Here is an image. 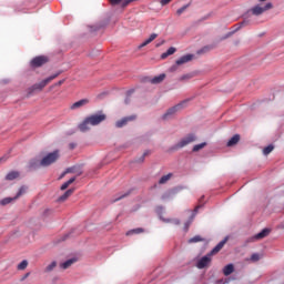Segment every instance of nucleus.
<instances>
[{
    "mask_svg": "<svg viewBox=\"0 0 284 284\" xmlns=\"http://www.w3.org/2000/svg\"><path fill=\"white\" fill-rule=\"evenodd\" d=\"M165 44V40H162L161 42L155 44V48H161V45Z\"/></svg>",
    "mask_w": 284,
    "mask_h": 284,
    "instance_id": "48",
    "label": "nucleus"
},
{
    "mask_svg": "<svg viewBox=\"0 0 284 284\" xmlns=\"http://www.w3.org/2000/svg\"><path fill=\"white\" fill-rule=\"evenodd\" d=\"M77 181V178H71L69 181H67V183H69V185H72V183H74Z\"/></svg>",
    "mask_w": 284,
    "mask_h": 284,
    "instance_id": "47",
    "label": "nucleus"
},
{
    "mask_svg": "<svg viewBox=\"0 0 284 284\" xmlns=\"http://www.w3.org/2000/svg\"><path fill=\"white\" fill-rule=\"evenodd\" d=\"M132 94H134V90H130V91L126 92V99L124 100V103H125L126 105H129V103H130V97H132Z\"/></svg>",
    "mask_w": 284,
    "mask_h": 284,
    "instance_id": "35",
    "label": "nucleus"
},
{
    "mask_svg": "<svg viewBox=\"0 0 284 284\" xmlns=\"http://www.w3.org/2000/svg\"><path fill=\"white\" fill-rule=\"evenodd\" d=\"M129 195H130V192H126V193L122 194L120 197H116V199L114 200V202L121 201V199H125V196H129Z\"/></svg>",
    "mask_w": 284,
    "mask_h": 284,
    "instance_id": "40",
    "label": "nucleus"
},
{
    "mask_svg": "<svg viewBox=\"0 0 284 284\" xmlns=\"http://www.w3.org/2000/svg\"><path fill=\"white\" fill-rule=\"evenodd\" d=\"M274 151V145L270 144L268 146L263 149V155L267 156V154H271V152Z\"/></svg>",
    "mask_w": 284,
    "mask_h": 284,
    "instance_id": "28",
    "label": "nucleus"
},
{
    "mask_svg": "<svg viewBox=\"0 0 284 284\" xmlns=\"http://www.w3.org/2000/svg\"><path fill=\"white\" fill-rule=\"evenodd\" d=\"M187 103V101H184L180 104H176L175 106L170 108L162 116V119H164V121H168V119H172V116H174V114H176V112H179L180 110H183V105H185Z\"/></svg>",
    "mask_w": 284,
    "mask_h": 284,
    "instance_id": "8",
    "label": "nucleus"
},
{
    "mask_svg": "<svg viewBox=\"0 0 284 284\" xmlns=\"http://www.w3.org/2000/svg\"><path fill=\"white\" fill-rule=\"evenodd\" d=\"M54 267H57V261L51 262L47 267L44 268V274H50V272H54Z\"/></svg>",
    "mask_w": 284,
    "mask_h": 284,
    "instance_id": "24",
    "label": "nucleus"
},
{
    "mask_svg": "<svg viewBox=\"0 0 284 284\" xmlns=\"http://www.w3.org/2000/svg\"><path fill=\"white\" fill-rule=\"evenodd\" d=\"M72 172V169H67V171L62 174V176H65V174H70Z\"/></svg>",
    "mask_w": 284,
    "mask_h": 284,
    "instance_id": "50",
    "label": "nucleus"
},
{
    "mask_svg": "<svg viewBox=\"0 0 284 284\" xmlns=\"http://www.w3.org/2000/svg\"><path fill=\"white\" fill-rule=\"evenodd\" d=\"M77 181V178H71L69 181H67V183H69V185H72V183H74Z\"/></svg>",
    "mask_w": 284,
    "mask_h": 284,
    "instance_id": "46",
    "label": "nucleus"
},
{
    "mask_svg": "<svg viewBox=\"0 0 284 284\" xmlns=\"http://www.w3.org/2000/svg\"><path fill=\"white\" fill-rule=\"evenodd\" d=\"M12 201H17V200H14V197H4L0 201V205H8L12 203Z\"/></svg>",
    "mask_w": 284,
    "mask_h": 284,
    "instance_id": "31",
    "label": "nucleus"
},
{
    "mask_svg": "<svg viewBox=\"0 0 284 284\" xmlns=\"http://www.w3.org/2000/svg\"><path fill=\"white\" fill-rule=\"evenodd\" d=\"M51 212H52L51 210L47 209V210H44L43 214L45 216V214H50Z\"/></svg>",
    "mask_w": 284,
    "mask_h": 284,
    "instance_id": "51",
    "label": "nucleus"
},
{
    "mask_svg": "<svg viewBox=\"0 0 284 284\" xmlns=\"http://www.w3.org/2000/svg\"><path fill=\"white\" fill-rule=\"evenodd\" d=\"M28 276H30V273H27V274L23 276L22 281H26V278H28Z\"/></svg>",
    "mask_w": 284,
    "mask_h": 284,
    "instance_id": "54",
    "label": "nucleus"
},
{
    "mask_svg": "<svg viewBox=\"0 0 284 284\" xmlns=\"http://www.w3.org/2000/svg\"><path fill=\"white\" fill-rule=\"evenodd\" d=\"M90 101L88 99H82L71 105V110H79V108H83V105H88Z\"/></svg>",
    "mask_w": 284,
    "mask_h": 284,
    "instance_id": "13",
    "label": "nucleus"
},
{
    "mask_svg": "<svg viewBox=\"0 0 284 284\" xmlns=\"http://www.w3.org/2000/svg\"><path fill=\"white\" fill-rule=\"evenodd\" d=\"M236 31H232V32H229L226 33L223 39H230V37H232V34H234Z\"/></svg>",
    "mask_w": 284,
    "mask_h": 284,
    "instance_id": "42",
    "label": "nucleus"
},
{
    "mask_svg": "<svg viewBox=\"0 0 284 284\" xmlns=\"http://www.w3.org/2000/svg\"><path fill=\"white\" fill-rule=\"evenodd\" d=\"M59 74H61V72L55 73V74L42 80L41 82L33 84L31 88H29V94H32V92H37V90L38 91L43 90L45 88V85L48 83H50L51 81H54V79H57V77H59Z\"/></svg>",
    "mask_w": 284,
    "mask_h": 284,
    "instance_id": "3",
    "label": "nucleus"
},
{
    "mask_svg": "<svg viewBox=\"0 0 284 284\" xmlns=\"http://www.w3.org/2000/svg\"><path fill=\"white\" fill-rule=\"evenodd\" d=\"M64 80H60L57 85H63Z\"/></svg>",
    "mask_w": 284,
    "mask_h": 284,
    "instance_id": "53",
    "label": "nucleus"
},
{
    "mask_svg": "<svg viewBox=\"0 0 284 284\" xmlns=\"http://www.w3.org/2000/svg\"><path fill=\"white\" fill-rule=\"evenodd\" d=\"M194 75L192 73L184 74L180 78V81H190Z\"/></svg>",
    "mask_w": 284,
    "mask_h": 284,
    "instance_id": "36",
    "label": "nucleus"
},
{
    "mask_svg": "<svg viewBox=\"0 0 284 284\" xmlns=\"http://www.w3.org/2000/svg\"><path fill=\"white\" fill-rule=\"evenodd\" d=\"M196 212H199V206L194 210V213L190 217V220L184 224V230L187 232L190 230V225H192V221H194V217L196 216Z\"/></svg>",
    "mask_w": 284,
    "mask_h": 284,
    "instance_id": "21",
    "label": "nucleus"
},
{
    "mask_svg": "<svg viewBox=\"0 0 284 284\" xmlns=\"http://www.w3.org/2000/svg\"><path fill=\"white\" fill-rule=\"evenodd\" d=\"M174 52H176V48L171 47L168 49L166 52L161 54V59H168V57H172V54H174Z\"/></svg>",
    "mask_w": 284,
    "mask_h": 284,
    "instance_id": "22",
    "label": "nucleus"
},
{
    "mask_svg": "<svg viewBox=\"0 0 284 284\" xmlns=\"http://www.w3.org/2000/svg\"><path fill=\"white\" fill-rule=\"evenodd\" d=\"M239 30H241V26L235 30V32L239 31Z\"/></svg>",
    "mask_w": 284,
    "mask_h": 284,
    "instance_id": "57",
    "label": "nucleus"
},
{
    "mask_svg": "<svg viewBox=\"0 0 284 284\" xmlns=\"http://www.w3.org/2000/svg\"><path fill=\"white\" fill-rule=\"evenodd\" d=\"M187 8H190V4L183 6L180 9H178L176 10L178 17H181L183 14V12H185V10H187Z\"/></svg>",
    "mask_w": 284,
    "mask_h": 284,
    "instance_id": "33",
    "label": "nucleus"
},
{
    "mask_svg": "<svg viewBox=\"0 0 284 284\" xmlns=\"http://www.w3.org/2000/svg\"><path fill=\"white\" fill-rule=\"evenodd\" d=\"M145 156H150V151H145L140 158H138L135 160L136 163H143L145 161Z\"/></svg>",
    "mask_w": 284,
    "mask_h": 284,
    "instance_id": "30",
    "label": "nucleus"
},
{
    "mask_svg": "<svg viewBox=\"0 0 284 284\" xmlns=\"http://www.w3.org/2000/svg\"><path fill=\"white\" fill-rule=\"evenodd\" d=\"M170 179H172V173L163 175L159 181L160 185H165V183L170 181Z\"/></svg>",
    "mask_w": 284,
    "mask_h": 284,
    "instance_id": "25",
    "label": "nucleus"
},
{
    "mask_svg": "<svg viewBox=\"0 0 284 284\" xmlns=\"http://www.w3.org/2000/svg\"><path fill=\"white\" fill-rule=\"evenodd\" d=\"M182 190L181 186H178L175 189H172L170 191H168L166 193L163 194L162 199H172L174 196H176V194H179V191Z\"/></svg>",
    "mask_w": 284,
    "mask_h": 284,
    "instance_id": "11",
    "label": "nucleus"
},
{
    "mask_svg": "<svg viewBox=\"0 0 284 284\" xmlns=\"http://www.w3.org/2000/svg\"><path fill=\"white\" fill-rule=\"evenodd\" d=\"M241 141V135L239 134H235L233 135L229 142H227V148H234V145H236L239 142Z\"/></svg>",
    "mask_w": 284,
    "mask_h": 284,
    "instance_id": "14",
    "label": "nucleus"
},
{
    "mask_svg": "<svg viewBox=\"0 0 284 284\" xmlns=\"http://www.w3.org/2000/svg\"><path fill=\"white\" fill-rule=\"evenodd\" d=\"M1 161H3V158L0 159V163H1Z\"/></svg>",
    "mask_w": 284,
    "mask_h": 284,
    "instance_id": "58",
    "label": "nucleus"
},
{
    "mask_svg": "<svg viewBox=\"0 0 284 284\" xmlns=\"http://www.w3.org/2000/svg\"><path fill=\"white\" fill-rule=\"evenodd\" d=\"M135 119H136V116H134V115L123 118L122 120H119V121L115 122V126L124 128V125H128L129 121H134Z\"/></svg>",
    "mask_w": 284,
    "mask_h": 284,
    "instance_id": "10",
    "label": "nucleus"
},
{
    "mask_svg": "<svg viewBox=\"0 0 284 284\" xmlns=\"http://www.w3.org/2000/svg\"><path fill=\"white\" fill-rule=\"evenodd\" d=\"M174 223L175 225H179L181 222L179 221V220H172V221H170V220H168L166 221V223Z\"/></svg>",
    "mask_w": 284,
    "mask_h": 284,
    "instance_id": "44",
    "label": "nucleus"
},
{
    "mask_svg": "<svg viewBox=\"0 0 284 284\" xmlns=\"http://www.w3.org/2000/svg\"><path fill=\"white\" fill-rule=\"evenodd\" d=\"M270 235V229H264L260 233H257L251 241H261V239H265V236Z\"/></svg>",
    "mask_w": 284,
    "mask_h": 284,
    "instance_id": "12",
    "label": "nucleus"
},
{
    "mask_svg": "<svg viewBox=\"0 0 284 284\" xmlns=\"http://www.w3.org/2000/svg\"><path fill=\"white\" fill-rule=\"evenodd\" d=\"M68 187H70V184L68 182L63 183L60 187V190H68Z\"/></svg>",
    "mask_w": 284,
    "mask_h": 284,
    "instance_id": "41",
    "label": "nucleus"
},
{
    "mask_svg": "<svg viewBox=\"0 0 284 284\" xmlns=\"http://www.w3.org/2000/svg\"><path fill=\"white\" fill-rule=\"evenodd\" d=\"M163 81H165V73L154 77L151 80V83H153L154 85H158L159 83H163Z\"/></svg>",
    "mask_w": 284,
    "mask_h": 284,
    "instance_id": "20",
    "label": "nucleus"
},
{
    "mask_svg": "<svg viewBox=\"0 0 284 284\" xmlns=\"http://www.w3.org/2000/svg\"><path fill=\"white\" fill-rule=\"evenodd\" d=\"M20 174L17 171H11L7 174L6 180L7 181H14V179H19Z\"/></svg>",
    "mask_w": 284,
    "mask_h": 284,
    "instance_id": "23",
    "label": "nucleus"
},
{
    "mask_svg": "<svg viewBox=\"0 0 284 284\" xmlns=\"http://www.w3.org/2000/svg\"><path fill=\"white\" fill-rule=\"evenodd\" d=\"M72 194H74V189H69L62 196L58 199V201H60V203H63V201H68V199H70Z\"/></svg>",
    "mask_w": 284,
    "mask_h": 284,
    "instance_id": "16",
    "label": "nucleus"
},
{
    "mask_svg": "<svg viewBox=\"0 0 284 284\" xmlns=\"http://www.w3.org/2000/svg\"><path fill=\"white\" fill-rule=\"evenodd\" d=\"M193 59L194 54L182 55L175 61V64L170 68V72H176V70H179V65H185V63H190V61H192Z\"/></svg>",
    "mask_w": 284,
    "mask_h": 284,
    "instance_id": "7",
    "label": "nucleus"
},
{
    "mask_svg": "<svg viewBox=\"0 0 284 284\" xmlns=\"http://www.w3.org/2000/svg\"><path fill=\"white\" fill-rule=\"evenodd\" d=\"M201 241H203V237H201L200 235H196V236L190 239L189 243H201Z\"/></svg>",
    "mask_w": 284,
    "mask_h": 284,
    "instance_id": "34",
    "label": "nucleus"
},
{
    "mask_svg": "<svg viewBox=\"0 0 284 284\" xmlns=\"http://www.w3.org/2000/svg\"><path fill=\"white\" fill-rule=\"evenodd\" d=\"M26 192H28V187L27 186H21L19 189V192L17 193V195L14 196V200L19 199V196H23V194H26Z\"/></svg>",
    "mask_w": 284,
    "mask_h": 284,
    "instance_id": "27",
    "label": "nucleus"
},
{
    "mask_svg": "<svg viewBox=\"0 0 284 284\" xmlns=\"http://www.w3.org/2000/svg\"><path fill=\"white\" fill-rule=\"evenodd\" d=\"M263 258V255L262 254H258V253H254L251 255V262L252 263H258V261Z\"/></svg>",
    "mask_w": 284,
    "mask_h": 284,
    "instance_id": "26",
    "label": "nucleus"
},
{
    "mask_svg": "<svg viewBox=\"0 0 284 284\" xmlns=\"http://www.w3.org/2000/svg\"><path fill=\"white\" fill-rule=\"evenodd\" d=\"M26 267H28V260L22 261V262L18 265V270H26Z\"/></svg>",
    "mask_w": 284,
    "mask_h": 284,
    "instance_id": "37",
    "label": "nucleus"
},
{
    "mask_svg": "<svg viewBox=\"0 0 284 284\" xmlns=\"http://www.w3.org/2000/svg\"><path fill=\"white\" fill-rule=\"evenodd\" d=\"M45 63H48V57H45V55L36 57L31 61L32 68H41V65H45Z\"/></svg>",
    "mask_w": 284,
    "mask_h": 284,
    "instance_id": "9",
    "label": "nucleus"
},
{
    "mask_svg": "<svg viewBox=\"0 0 284 284\" xmlns=\"http://www.w3.org/2000/svg\"><path fill=\"white\" fill-rule=\"evenodd\" d=\"M260 1V3H263L264 1H267V0H258Z\"/></svg>",
    "mask_w": 284,
    "mask_h": 284,
    "instance_id": "56",
    "label": "nucleus"
},
{
    "mask_svg": "<svg viewBox=\"0 0 284 284\" xmlns=\"http://www.w3.org/2000/svg\"><path fill=\"white\" fill-rule=\"evenodd\" d=\"M77 262V258H70L68 261H65L64 263L60 264L61 270H70V267H72V265H74V263Z\"/></svg>",
    "mask_w": 284,
    "mask_h": 284,
    "instance_id": "15",
    "label": "nucleus"
},
{
    "mask_svg": "<svg viewBox=\"0 0 284 284\" xmlns=\"http://www.w3.org/2000/svg\"><path fill=\"white\" fill-rule=\"evenodd\" d=\"M69 148H70V150H74V148H77V143H70Z\"/></svg>",
    "mask_w": 284,
    "mask_h": 284,
    "instance_id": "49",
    "label": "nucleus"
},
{
    "mask_svg": "<svg viewBox=\"0 0 284 284\" xmlns=\"http://www.w3.org/2000/svg\"><path fill=\"white\" fill-rule=\"evenodd\" d=\"M206 145H207L206 142L196 144V145L193 146V152H200V150H203V148H205Z\"/></svg>",
    "mask_w": 284,
    "mask_h": 284,
    "instance_id": "29",
    "label": "nucleus"
},
{
    "mask_svg": "<svg viewBox=\"0 0 284 284\" xmlns=\"http://www.w3.org/2000/svg\"><path fill=\"white\" fill-rule=\"evenodd\" d=\"M109 1L111 6H119V4L123 6V1L125 0H109Z\"/></svg>",
    "mask_w": 284,
    "mask_h": 284,
    "instance_id": "38",
    "label": "nucleus"
},
{
    "mask_svg": "<svg viewBox=\"0 0 284 284\" xmlns=\"http://www.w3.org/2000/svg\"><path fill=\"white\" fill-rule=\"evenodd\" d=\"M172 0H161L160 3L161 6H168Z\"/></svg>",
    "mask_w": 284,
    "mask_h": 284,
    "instance_id": "43",
    "label": "nucleus"
},
{
    "mask_svg": "<svg viewBox=\"0 0 284 284\" xmlns=\"http://www.w3.org/2000/svg\"><path fill=\"white\" fill-rule=\"evenodd\" d=\"M161 211H163V207H162V206H159V207H158V212H161Z\"/></svg>",
    "mask_w": 284,
    "mask_h": 284,
    "instance_id": "55",
    "label": "nucleus"
},
{
    "mask_svg": "<svg viewBox=\"0 0 284 284\" xmlns=\"http://www.w3.org/2000/svg\"><path fill=\"white\" fill-rule=\"evenodd\" d=\"M196 134L190 133L186 136H184L181 141H179L174 146L173 150H181L183 148H186V145H190V143H194L196 141Z\"/></svg>",
    "mask_w": 284,
    "mask_h": 284,
    "instance_id": "5",
    "label": "nucleus"
},
{
    "mask_svg": "<svg viewBox=\"0 0 284 284\" xmlns=\"http://www.w3.org/2000/svg\"><path fill=\"white\" fill-rule=\"evenodd\" d=\"M274 8V4L272 2H267L265 6L257 4L251 9V13L254 17H261V14L267 12V10H272Z\"/></svg>",
    "mask_w": 284,
    "mask_h": 284,
    "instance_id": "6",
    "label": "nucleus"
},
{
    "mask_svg": "<svg viewBox=\"0 0 284 284\" xmlns=\"http://www.w3.org/2000/svg\"><path fill=\"white\" fill-rule=\"evenodd\" d=\"M57 161H59V151H54L42 158L40 160V165L42 168H48L49 165H52V163H57Z\"/></svg>",
    "mask_w": 284,
    "mask_h": 284,
    "instance_id": "4",
    "label": "nucleus"
},
{
    "mask_svg": "<svg viewBox=\"0 0 284 284\" xmlns=\"http://www.w3.org/2000/svg\"><path fill=\"white\" fill-rule=\"evenodd\" d=\"M77 181V178H71L69 181H67V183H69V185H72V183H74Z\"/></svg>",
    "mask_w": 284,
    "mask_h": 284,
    "instance_id": "45",
    "label": "nucleus"
},
{
    "mask_svg": "<svg viewBox=\"0 0 284 284\" xmlns=\"http://www.w3.org/2000/svg\"><path fill=\"white\" fill-rule=\"evenodd\" d=\"M40 165H41V160H39L37 158L30 160V162H29L30 170H37V168H40Z\"/></svg>",
    "mask_w": 284,
    "mask_h": 284,
    "instance_id": "17",
    "label": "nucleus"
},
{
    "mask_svg": "<svg viewBox=\"0 0 284 284\" xmlns=\"http://www.w3.org/2000/svg\"><path fill=\"white\" fill-rule=\"evenodd\" d=\"M133 1H139V0H124L122 2V8H128V6H130V3H133Z\"/></svg>",
    "mask_w": 284,
    "mask_h": 284,
    "instance_id": "39",
    "label": "nucleus"
},
{
    "mask_svg": "<svg viewBox=\"0 0 284 284\" xmlns=\"http://www.w3.org/2000/svg\"><path fill=\"white\" fill-rule=\"evenodd\" d=\"M156 37H159V34L152 33L142 44L139 45V48H145V45H150V43H152Z\"/></svg>",
    "mask_w": 284,
    "mask_h": 284,
    "instance_id": "19",
    "label": "nucleus"
},
{
    "mask_svg": "<svg viewBox=\"0 0 284 284\" xmlns=\"http://www.w3.org/2000/svg\"><path fill=\"white\" fill-rule=\"evenodd\" d=\"M225 243H227V237L222 240L207 255L199 260L196 267L199 270H204V267H207V265L212 263V256H214V254H219L223 247H225Z\"/></svg>",
    "mask_w": 284,
    "mask_h": 284,
    "instance_id": "2",
    "label": "nucleus"
},
{
    "mask_svg": "<svg viewBox=\"0 0 284 284\" xmlns=\"http://www.w3.org/2000/svg\"><path fill=\"white\" fill-rule=\"evenodd\" d=\"M234 45H241V40H235Z\"/></svg>",
    "mask_w": 284,
    "mask_h": 284,
    "instance_id": "52",
    "label": "nucleus"
},
{
    "mask_svg": "<svg viewBox=\"0 0 284 284\" xmlns=\"http://www.w3.org/2000/svg\"><path fill=\"white\" fill-rule=\"evenodd\" d=\"M106 115L103 113L92 114L83 120L82 123L79 124L80 132H88L90 130V125H99L105 121Z\"/></svg>",
    "mask_w": 284,
    "mask_h": 284,
    "instance_id": "1",
    "label": "nucleus"
},
{
    "mask_svg": "<svg viewBox=\"0 0 284 284\" xmlns=\"http://www.w3.org/2000/svg\"><path fill=\"white\" fill-rule=\"evenodd\" d=\"M143 229H134L126 232V236H132V234H142Z\"/></svg>",
    "mask_w": 284,
    "mask_h": 284,
    "instance_id": "32",
    "label": "nucleus"
},
{
    "mask_svg": "<svg viewBox=\"0 0 284 284\" xmlns=\"http://www.w3.org/2000/svg\"><path fill=\"white\" fill-rule=\"evenodd\" d=\"M223 274L224 276H230L231 274H234V264H227L223 267Z\"/></svg>",
    "mask_w": 284,
    "mask_h": 284,
    "instance_id": "18",
    "label": "nucleus"
}]
</instances>
